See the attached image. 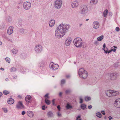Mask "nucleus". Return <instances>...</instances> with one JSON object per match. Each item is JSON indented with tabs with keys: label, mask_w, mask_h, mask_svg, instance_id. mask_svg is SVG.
<instances>
[{
	"label": "nucleus",
	"mask_w": 120,
	"mask_h": 120,
	"mask_svg": "<svg viewBox=\"0 0 120 120\" xmlns=\"http://www.w3.org/2000/svg\"><path fill=\"white\" fill-rule=\"evenodd\" d=\"M23 7L24 9L28 10L30 8L31 4L29 2H25L23 4Z\"/></svg>",
	"instance_id": "obj_8"
},
{
	"label": "nucleus",
	"mask_w": 120,
	"mask_h": 120,
	"mask_svg": "<svg viewBox=\"0 0 120 120\" xmlns=\"http://www.w3.org/2000/svg\"><path fill=\"white\" fill-rule=\"evenodd\" d=\"M112 49L110 50H109L108 51V53H109L112 52Z\"/></svg>",
	"instance_id": "obj_55"
},
{
	"label": "nucleus",
	"mask_w": 120,
	"mask_h": 120,
	"mask_svg": "<svg viewBox=\"0 0 120 120\" xmlns=\"http://www.w3.org/2000/svg\"><path fill=\"white\" fill-rule=\"evenodd\" d=\"M101 112V113L102 114H103V115H105V113L104 111H102Z\"/></svg>",
	"instance_id": "obj_46"
},
{
	"label": "nucleus",
	"mask_w": 120,
	"mask_h": 120,
	"mask_svg": "<svg viewBox=\"0 0 120 120\" xmlns=\"http://www.w3.org/2000/svg\"><path fill=\"white\" fill-rule=\"evenodd\" d=\"M45 101L46 104L48 105H49L50 103V101L47 98H46Z\"/></svg>",
	"instance_id": "obj_26"
},
{
	"label": "nucleus",
	"mask_w": 120,
	"mask_h": 120,
	"mask_svg": "<svg viewBox=\"0 0 120 120\" xmlns=\"http://www.w3.org/2000/svg\"><path fill=\"white\" fill-rule=\"evenodd\" d=\"M70 25L69 24H63L61 23L59 26L56 29L55 31L56 37L58 38L62 37L67 32L70 27Z\"/></svg>",
	"instance_id": "obj_1"
},
{
	"label": "nucleus",
	"mask_w": 120,
	"mask_h": 120,
	"mask_svg": "<svg viewBox=\"0 0 120 120\" xmlns=\"http://www.w3.org/2000/svg\"><path fill=\"white\" fill-rule=\"evenodd\" d=\"M91 99V98L90 97H86L85 98V100L86 101H89Z\"/></svg>",
	"instance_id": "obj_33"
},
{
	"label": "nucleus",
	"mask_w": 120,
	"mask_h": 120,
	"mask_svg": "<svg viewBox=\"0 0 120 120\" xmlns=\"http://www.w3.org/2000/svg\"><path fill=\"white\" fill-rule=\"evenodd\" d=\"M5 80L6 81H8V78H7L5 79Z\"/></svg>",
	"instance_id": "obj_62"
},
{
	"label": "nucleus",
	"mask_w": 120,
	"mask_h": 120,
	"mask_svg": "<svg viewBox=\"0 0 120 120\" xmlns=\"http://www.w3.org/2000/svg\"><path fill=\"white\" fill-rule=\"evenodd\" d=\"M47 116L49 117H50L53 116L54 115L53 113V112L52 111H49L47 113Z\"/></svg>",
	"instance_id": "obj_20"
},
{
	"label": "nucleus",
	"mask_w": 120,
	"mask_h": 120,
	"mask_svg": "<svg viewBox=\"0 0 120 120\" xmlns=\"http://www.w3.org/2000/svg\"><path fill=\"white\" fill-rule=\"evenodd\" d=\"M82 23H80L79 25V27H80L82 25Z\"/></svg>",
	"instance_id": "obj_59"
},
{
	"label": "nucleus",
	"mask_w": 120,
	"mask_h": 120,
	"mask_svg": "<svg viewBox=\"0 0 120 120\" xmlns=\"http://www.w3.org/2000/svg\"><path fill=\"white\" fill-rule=\"evenodd\" d=\"M7 101L8 103L10 105L12 104L14 102V100L12 98H10L8 99Z\"/></svg>",
	"instance_id": "obj_21"
},
{
	"label": "nucleus",
	"mask_w": 120,
	"mask_h": 120,
	"mask_svg": "<svg viewBox=\"0 0 120 120\" xmlns=\"http://www.w3.org/2000/svg\"><path fill=\"white\" fill-rule=\"evenodd\" d=\"M116 30L117 32L119 31L120 30V28L119 27H116Z\"/></svg>",
	"instance_id": "obj_41"
},
{
	"label": "nucleus",
	"mask_w": 120,
	"mask_h": 120,
	"mask_svg": "<svg viewBox=\"0 0 120 120\" xmlns=\"http://www.w3.org/2000/svg\"><path fill=\"white\" fill-rule=\"evenodd\" d=\"M114 105L116 107H120V98L118 99L115 101L114 102Z\"/></svg>",
	"instance_id": "obj_10"
},
{
	"label": "nucleus",
	"mask_w": 120,
	"mask_h": 120,
	"mask_svg": "<svg viewBox=\"0 0 120 120\" xmlns=\"http://www.w3.org/2000/svg\"><path fill=\"white\" fill-rule=\"evenodd\" d=\"M0 69L2 71L4 70V68H0Z\"/></svg>",
	"instance_id": "obj_60"
},
{
	"label": "nucleus",
	"mask_w": 120,
	"mask_h": 120,
	"mask_svg": "<svg viewBox=\"0 0 120 120\" xmlns=\"http://www.w3.org/2000/svg\"><path fill=\"white\" fill-rule=\"evenodd\" d=\"M70 90H66L65 91V93L66 94H68L70 93Z\"/></svg>",
	"instance_id": "obj_37"
},
{
	"label": "nucleus",
	"mask_w": 120,
	"mask_h": 120,
	"mask_svg": "<svg viewBox=\"0 0 120 120\" xmlns=\"http://www.w3.org/2000/svg\"><path fill=\"white\" fill-rule=\"evenodd\" d=\"M45 105H44L42 106V109L43 110H45Z\"/></svg>",
	"instance_id": "obj_50"
},
{
	"label": "nucleus",
	"mask_w": 120,
	"mask_h": 120,
	"mask_svg": "<svg viewBox=\"0 0 120 120\" xmlns=\"http://www.w3.org/2000/svg\"><path fill=\"white\" fill-rule=\"evenodd\" d=\"M2 93L1 92H0V98L2 96Z\"/></svg>",
	"instance_id": "obj_58"
},
{
	"label": "nucleus",
	"mask_w": 120,
	"mask_h": 120,
	"mask_svg": "<svg viewBox=\"0 0 120 120\" xmlns=\"http://www.w3.org/2000/svg\"><path fill=\"white\" fill-rule=\"evenodd\" d=\"M12 51L13 54H15L17 53L18 51L15 49H14L12 50Z\"/></svg>",
	"instance_id": "obj_30"
},
{
	"label": "nucleus",
	"mask_w": 120,
	"mask_h": 120,
	"mask_svg": "<svg viewBox=\"0 0 120 120\" xmlns=\"http://www.w3.org/2000/svg\"><path fill=\"white\" fill-rule=\"evenodd\" d=\"M94 44H96L97 45H98V42L97 41H95L94 42Z\"/></svg>",
	"instance_id": "obj_47"
},
{
	"label": "nucleus",
	"mask_w": 120,
	"mask_h": 120,
	"mask_svg": "<svg viewBox=\"0 0 120 120\" xmlns=\"http://www.w3.org/2000/svg\"><path fill=\"white\" fill-rule=\"evenodd\" d=\"M78 73L79 76L82 79L86 78L88 76L87 73L86 71L82 68L79 69Z\"/></svg>",
	"instance_id": "obj_2"
},
{
	"label": "nucleus",
	"mask_w": 120,
	"mask_h": 120,
	"mask_svg": "<svg viewBox=\"0 0 120 120\" xmlns=\"http://www.w3.org/2000/svg\"><path fill=\"white\" fill-rule=\"evenodd\" d=\"M113 47L114 48H116V49L117 48V47L116 46H113Z\"/></svg>",
	"instance_id": "obj_63"
},
{
	"label": "nucleus",
	"mask_w": 120,
	"mask_h": 120,
	"mask_svg": "<svg viewBox=\"0 0 120 120\" xmlns=\"http://www.w3.org/2000/svg\"><path fill=\"white\" fill-rule=\"evenodd\" d=\"M18 97L20 98H22V97L20 95H19L18 96Z\"/></svg>",
	"instance_id": "obj_61"
},
{
	"label": "nucleus",
	"mask_w": 120,
	"mask_h": 120,
	"mask_svg": "<svg viewBox=\"0 0 120 120\" xmlns=\"http://www.w3.org/2000/svg\"><path fill=\"white\" fill-rule=\"evenodd\" d=\"M43 49L42 46L40 45H36L35 48L34 50L35 52L37 54L40 53Z\"/></svg>",
	"instance_id": "obj_7"
},
{
	"label": "nucleus",
	"mask_w": 120,
	"mask_h": 120,
	"mask_svg": "<svg viewBox=\"0 0 120 120\" xmlns=\"http://www.w3.org/2000/svg\"><path fill=\"white\" fill-rule=\"evenodd\" d=\"M27 114L28 116L30 117H33L34 116V113L31 111H28L27 112Z\"/></svg>",
	"instance_id": "obj_18"
},
{
	"label": "nucleus",
	"mask_w": 120,
	"mask_h": 120,
	"mask_svg": "<svg viewBox=\"0 0 120 120\" xmlns=\"http://www.w3.org/2000/svg\"><path fill=\"white\" fill-rule=\"evenodd\" d=\"M81 107L82 109L84 110L86 108V106L85 104H82L81 105Z\"/></svg>",
	"instance_id": "obj_29"
},
{
	"label": "nucleus",
	"mask_w": 120,
	"mask_h": 120,
	"mask_svg": "<svg viewBox=\"0 0 120 120\" xmlns=\"http://www.w3.org/2000/svg\"><path fill=\"white\" fill-rule=\"evenodd\" d=\"M5 60L8 63H9L10 62V59L8 57H6L5 58Z\"/></svg>",
	"instance_id": "obj_34"
},
{
	"label": "nucleus",
	"mask_w": 120,
	"mask_h": 120,
	"mask_svg": "<svg viewBox=\"0 0 120 120\" xmlns=\"http://www.w3.org/2000/svg\"><path fill=\"white\" fill-rule=\"evenodd\" d=\"M66 107L67 109H68L72 108V107L69 103H68L66 106Z\"/></svg>",
	"instance_id": "obj_22"
},
{
	"label": "nucleus",
	"mask_w": 120,
	"mask_h": 120,
	"mask_svg": "<svg viewBox=\"0 0 120 120\" xmlns=\"http://www.w3.org/2000/svg\"><path fill=\"white\" fill-rule=\"evenodd\" d=\"M55 23V21L54 19H51L49 21V26L50 27H52L54 26Z\"/></svg>",
	"instance_id": "obj_16"
},
{
	"label": "nucleus",
	"mask_w": 120,
	"mask_h": 120,
	"mask_svg": "<svg viewBox=\"0 0 120 120\" xmlns=\"http://www.w3.org/2000/svg\"><path fill=\"white\" fill-rule=\"evenodd\" d=\"M79 100H80L79 103L81 104H82L83 102V100L82 98L80 97L79 98Z\"/></svg>",
	"instance_id": "obj_36"
},
{
	"label": "nucleus",
	"mask_w": 120,
	"mask_h": 120,
	"mask_svg": "<svg viewBox=\"0 0 120 120\" xmlns=\"http://www.w3.org/2000/svg\"><path fill=\"white\" fill-rule=\"evenodd\" d=\"M16 108L18 109H21L24 107L22 102L20 101H19L16 105Z\"/></svg>",
	"instance_id": "obj_12"
},
{
	"label": "nucleus",
	"mask_w": 120,
	"mask_h": 120,
	"mask_svg": "<svg viewBox=\"0 0 120 120\" xmlns=\"http://www.w3.org/2000/svg\"><path fill=\"white\" fill-rule=\"evenodd\" d=\"M96 116L99 118L101 117V114L100 112H98L96 114Z\"/></svg>",
	"instance_id": "obj_28"
},
{
	"label": "nucleus",
	"mask_w": 120,
	"mask_h": 120,
	"mask_svg": "<svg viewBox=\"0 0 120 120\" xmlns=\"http://www.w3.org/2000/svg\"><path fill=\"white\" fill-rule=\"evenodd\" d=\"M72 39L70 37H68L66 39L65 42L66 45L67 46H68L70 45L71 41Z\"/></svg>",
	"instance_id": "obj_11"
},
{
	"label": "nucleus",
	"mask_w": 120,
	"mask_h": 120,
	"mask_svg": "<svg viewBox=\"0 0 120 120\" xmlns=\"http://www.w3.org/2000/svg\"><path fill=\"white\" fill-rule=\"evenodd\" d=\"M79 2L78 1L73 2L71 4L72 7L73 8H75L79 5Z\"/></svg>",
	"instance_id": "obj_14"
},
{
	"label": "nucleus",
	"mask_w": 120,
	"mask_h": 120,
	"mask_svg": "<svg viewBox=\"0 0 120 120\" xmlns=\"http://www.w3.org/2000/svg\"><path fill=\"white\" fill-rule=\"evenodd\" d=\"M25 113H26L24 111H22V115H24V114H25Z\"/></svg>",
	"instance_id": "obj_45"
},
{
	"label": "nucleus",
	"mask_w": 120,
	"mask_h": 120,
	"mask_svg": "<svg viewBox=\"0 0 120 120\" xmlns=\"http://www.w3.org/2000/svg\"><path fill=\"white\" fill-rule=\"evenodd\" d=\"M3 94L5 95H7L9 93V92L6 90H4L3 91Z\"/></svg>",
	"instance_id": "obj_31"
},
{
	"label": "nucleus",
	"mask_w": 120,
	"mask_h": 120,
	"mask_svg": "<svg viewBox=\"0 0 120 120\" xmlns=\"http://www.w3.org/2000/svg\"><path fill=\"white\" fill-rule=\"evenodd\" d=\"M103 35H101V36L98 37L97 38V40L99 41H101V40L103 39Z\"/></svg>",
	"instance_id": "obj_25"
},
{
	"label": "nucleus",
	"mask_w": 120,
	"mask_h": 120,
	"mask_svg": "<svg viewBox=\"0 0 120 120\" xmlns=\"http://www.w3.org/2000/svg\"><path fill=\"white\" fill-rule=\"evenodd\" d=\"M53 63V62H51L50 65V68L51 69H52L53 70H56L58 69L59 67V65L58 64H51V63Z\"/></svg>",
	"instance_id": "obj_9"
},
{
	"label": "nucleus",
	"mask_w": 120,
	"mask_h": 120,
	"mask_svg": "<svg viewBox=\"0 0 120 120\" xmlns=\"http://www.w3.org/2000/svg\"><path fill=\"white\" fill-rule=\"evenodd\" d=\"M98 0H91L90 3L92 4H95L98 2Z\"/></svg>",
	"instance_id": "obj_24"
},
{
	"label": "nucleus",
	"mask_w": 120,
	"mask_h": 120,
	"mask_svg": "<svg viewBox=\"0 0 120 120\" xmlns=\"http://www.w3.org/2000/svg\"><path fill=\"white\" fill-rule=\"evenodd\" d=\"M25 100L27 104L30 102V101L31 100V97L30 95L26 96L25 98Z\"/></svg>",
	"instance_id": "obj_17"
},
{
	"label": "nucleus",
	"mask_w": 120,
	"mask_h": 120,
	"mask_svg": "<svg viewBox=\"0 0 120 120\" xmlns=\"http://www.w3.org/2000/svg\"><path fill=\"white\" fill-rule=\"evenodd\" d=\"M112 51H113L114 52H115L116 50V49H112Z\"/></svg>",
	"instance_id": "obj_57"
},
{
	"label": "nucleus",
	"mask_w": 120,
	"mask_h": 120,
	"mask_svg": "<svg viewBox=\"0 0 120 120\" xmlns=\"http://www.w3.org/2000/svg\"><path fill=\"white\" fill-rule=\"evenodd\" d=\"M17 77V75H14L13 77V78L14 79H16Z\"/></svg>",
	"instance_id": "obj_48"
},
{
	"label": "nucleus",
	"mask_w": 120,
	"mask_h": 120,
	"mask_svg": "<svg viewBox=\"0 0 120 120\" xmlns=\"http://www.w3.org/2000/svg\"><path fill=\"white\" fill-rule=\"evenodd\" d=\"M65 82V79H62L61 81V85H62L64 84Z\"/></svg>",
	"instance_id": "obj_35"
},
{
	"label": "nucleus",
	"mask_w": 120,
	"mask_h": 120,
	"mask_svg": "<svg viewBox=\"0 0 120 120\" xmlns=\"http://www.w3.org/2000/svg\"><path fill=\"white\" fill-rule=\"evenodd\" d=\"M81 117V116H78L77 117V118L76 119V120H78V118H80Z\"/></svg>",
	"instance_id": "obj_51"
},
{
	"label": "nucleus",
	"mask_w": 120,
	"mask_h": 120,
	"mask_svg": "<svg viewBox=\"0 0 120 120\" xmlns=\"http://www.w3.org/2000/svg\"><path fill=\"white\" fill-rule=\"evenodd\" d=\"M2 109H3L4 112L5 113H6L7 112L8 110L7 108H3Z\"/></svg>",
	"instance_id": "obj_38"
},
{
	"label": "nucleus",
	"mask_w": 120,
	"mask_h": 120,
	"mask_svg": "<svg viewBox=\"0 0 120 120\" xmlns=\"http://www.w3.org/2000/svg\"><path fill=\"white\" fill-rule=\"evenodd\" d=\"M88 108L89 109H91L92 108V106L91 105H89L88 106Z\"/></svg>",
	"instance_id": "obj_44"
},
{
	"label": "nucleus",
	"mask_w": 120,
	"mask_h": 120,
	"mask_svg": "<svg viewBox=\"0 0 120 120\" xmlns=\"http://www.w3.org/2000/svg\"><path fill=\"white\" fill-rule=\"evenodd\" d=\"M55 101V99H53L52 101V102H54Z\"/></svg>",
	"instance_id": "obj_64"
},
{
	"label": "nucleus",
	"mask_w": 120,
	"mask_h": 120,
	"mask_svg": "<svg viewBox=\"0 0 120 120\" xmlns=\"http://www.w3.org/2000/svg\"><path fill=\"white\" fill-rule=\"evenodd\" d=\"M57 116L59 117H60L61 116V114L60 113V112H57Z\"/></svg>",
	"instance_id": "obj_43"
},
{
	"label": "nucleus",
	"mask_w": 120,
	"mask_h": 120,
	"mask_svg": "<svg viewBox=\"0 0 120 120\" xmlns=\"http://www.w3.org/2000/svg\"><path fill=\"white\" fill-rule=\"evenodd\" d=\"M16 71V68H11L10 70V71L11 72H15Z\"/></svg>",
	"instance_id": "obj_32"
},
{
	"label": "nucleus",
	"mask_w": 120,
	"mask_h": 120,
	"mask_svg": "<svg viewBox=\"0 0 120 120\" xmlns=\"http://www.w3.org/2000/svg\"><path fill=\"white\" fill-rule=\"evenodd\" d=\"M49 95V94L48 93H47L44 96V97L45 98H49V97L48 96V95Z\"/></svg>",
	"instance_id": "obj_39"
},
{
	"label": "nucleus",
	"mask_w": 120,
	"mask_h": 120,
	"mask_svg": "<svg viewBox=\"0 0 120 120\" xmlns=\"http://www.w3.org/2000/svg\"><path fill=\"white\" fill-rule=\"evenodd\" d=\"M66 78H68L70 77V76L69 75H67L66 76Z\"/></svg>",
	"instance_id": "obj_54"
},
{
	"label": "nucleus",
	"mask_w": 120,
	"mask_h": 120,
	"mask_svg": "<svg viewBox=\"0 0 120 120\" xmlns=\"http://www.w3.org/2000/svg\"><path fill=\"white\" fill-rule=\"evenodd\" d=\"M52 104L53 105L56 106V105L55 104L54 102H52Z\"/></svg>",
	"instance_id": "obj_56"
},
{
	"label": "nucleus",
	"mask_w": 120,
	"mask_h": 120,
	"mask_svg": "<svg viewBox=\"0 0 120 120\" xmlns=\"http://www.w3.org/2000/svg\"><path fill=\"white\" fill-rule=\"evenodd\" d=\"M74 44L76 47H81L82 43V39L79 38H77L74 39L73 41Z\"/></svg>",
	"instance_id": "obj_3"
},
{
	"label": "nucleus",
	"mask_w": 120,
	"mask_h": 120,
	"mask_svg": "<svg viewBox=\"0 0 120 120\" xmlns=\"http://www.w3.org/2000/svg\"><path fill=\"white\" fill-rule=\"evenodd\" d=\"M19 31L20 33L22 34L26 33L27 32V30H25L22 28H20L19 29Z\"/></svg>",
	"instance_id": "obj_19"
},
{
	"label": "nucleus",
	"mask_w": 120,
	"mask_h": 120,
	"mask_svg": "<svg viewBox=\"0 0 120 120\" xmlns=\"http://www.w3.org/2000/svg\"><path fill=\"white\" fill-rule=\"evenodd\" d=\"M62 3L61 0H57L55 2L54 6L55 8L59 9L61 7Z\"/></svg>",
	"instance_id": "obj_6"
},
{
	"label": "nucleus",
	"mask_w": 120,
	"mask_h": 120,
	"mask_svg": "<svg viewBox=\"0 0 120 120\" xmlns=\"http://www.w3.org/2000/svg\"><path fill=\"white\" fill-rule=\"evenodd\" d=\"M57 108L58 110L59 111H60V108L59 105H58L57 106Z\"/></svg>",
	"instance_id": "obj_40"
},
{
	"label": "nucleus",
	"mask_w": 120,
	"mask_h": 120,
	"mask_svg": "<svg viewBox=\"0 0 120 120\" xmlns=\"http://www.w3.org/2000/svg\"><path fill=\"white\" fill-rule=\"evenodd\" d=\"M103 47L104 48H105V47H106V45H105V43H104L103 44Z\"/></svg>",
	"instance_id": "obj_53"
},
{
	"label": "nucleus",
	"mask_w": 120,
	"mask_h": 120,
	"mask_svg": "<svg viewBox=\"0 0 120 120\" xmlns=\"http://www.w3.org/2000/svg\"><path fill=\"white\" fill-rule=\"evenodd\" d=\"M88 9L87 7L85 5L82 6L80 8V13L83 15H86L88 12Z\"/></svg>",
	"instance_id": "obj_5"
},
{
	"label": "nucleus",
	"mask_w": 120,
	"mask_h": 120,
	"mask_svg": "<svg viewBox=\"0 0 120 120\" xmlns=\"http://www.w3.org/2000/svg\"><path fill=\"white\" fill-rule=\"evenodd\" d=\"M109 15L110 16H111L112 15V13L111 12H109Z\"/></svg>",
	"instance_id": "obj_49"
},
{
	"label": "nucleus",
	"mask_w": 120,
	"mask_h": 120,
	"mask_svg": "<svg viewBox=\"0 0 120 120\" xmlns=\"http://www.w3.org/2000/svg\"><path fill=\"white\" fill-rule=\"evenodd\" d=\"M62 94V93L61 92H60L59 94V95L60 96H61Z\"/></svg>",
	"instance_id": "obj_52"
},
{
	"label": "nucleus",
	"mask_w": 120,
	"mask_h": 120,
	"mask_svg": "<svg viewBox=\"0 0 120 120\" xmlns=\"http://www.w3.org/2000/svg\"><path fill=\"white\" fill-rule=\"evenodd\" d=\"M99 26V24L97 22L94 21L93 24V27L94 28L97 29Z\"/></svg>",
	"instance_id": "obj_15"
},
{
	"label": "nucleus",
	"mask_w": 120,
	"mask_h": 120,
	"mask_svg": "<svg viewBox=\"0 0 120 120\" xmlns=\"http://www.w3.org/2000/svg\"><path fill=\"white\" fill-rule=\"evenodd\" d=\"M108 12V10L107 9H106L105 10L103 13V16L104 17H105L106 16Z\"/></svg>",
	"instance_id": "obj_27"
},
{
	"label": "nucleus",
	"mask_w": 120,
	"mask_h": 120,
	"mask_svg": "<svg viewBox=\"0 0 120 120\" xmlns=\"http://www.w3.org/2000/svg\"><path fill=\"white\" fill-rule=\"evenodd\" d=\"M117 75L116 73H112L110 75V77L111 78L113 79H115L116 77V76Z\"/></svg>",
	"instance_id": "obj_23"
},
{
	"label": "nucleus",
	"mask_w": 120,
	"mask_h": 120,
	"mask_svg": "<svg viewBox=\"0 0 120 120\" xmlns=\"http://www.w3.org/2000/svg\"><path fill=\"white\" fill-rule=\"evenodd\" d=\"M13 27L12 26H10L8 28L7 31L8 34L11 35L12 34L13 32Z\"/></svg>",
	"instance_id": "obj_13"
},
{
	"label": "nucleus",
	"mask_w": 120,
	"mask_h": 120,
	"mask_svg": "<svg viewBox=\"0 0 120 120\" xmlns=\"http://www.w3.org/2000/svg\"><path fill=\"white\" fill-rule=\"evenodd\" d=\"M106 94L108 96L111 97L118 95L119 93L117 91L109 90L107 91Z\"/></svg>",
	"instance_id": "obj_4"
},
{
	"label": "nucleus",
	"mask_w": 120,
	"mask_h": 120,
	"mask_svg": "<svg viewBox=\"0 0 120 120\" xmlns=\"http://www.w3.org/2000/svg\"><path fill=\"white\" fill-rule=\"evenodd\" d=\"M106 49L107 50H104V51L105 53H108V49L107 47H106Z\"/></svg>",
	"instance_id": "obj_42"
}]
</instances>
